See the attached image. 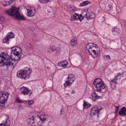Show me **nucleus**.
Here are the masks:
<instances>
[{"label":"nucleus","instance_id":"1","mask_svg":"<svg viewBox=\"0 0 126 126\" xmlns=\"http://www.w3.org/2000/svg\"><path fill=\"white\" fill-rule=\"evenodd\" d=\"M11 58L4 53L0 55V67L2 65H6L7 68H14L15 66V62L11 61Z\"/></svg>","mask_w":126,"mask_h":126},{"label":"nucleus","instance_id":"2","mask_svg":"<svg viewBox=\"0 0 126 126\" xmlns=\"http://www.w3.org/2000/svg\"><path fill=\"white\" fill-rule=\"evenodd\" d=\"M5 13L7 14V15H9V16L14 17L15 19H17L21 21H23L26 20L25 17L23 15L20 14L19 8L13 6L11 7L10 9L5 11Z\"/></svg>","mask_w":126,"mask_h":126},{"label":"nucleus","instance_id":"3","mask_svg":"<svg viewBox=\"0 0 126 126\" xmlns=\"http://www.w3.org/2000/svg\"><path fill=\"white\" fill-rule=\"evenodd\" d=\"M32 73V69L29 67H26L25 69H20L18 71L17 73V77L21 79H28L30 77V74Z\"/></svg>","mask_w":126,"mask_h":126},{"label":"nucleus","instance_id":"4","mask_svg":"<svg viewBox=\"0 0 126 126\" xmlns=\"http://www.w3.org/2000/svg\"><path fill=\"white\" fill-rule=\"evenodd\" d=\"M12 54H13L15 56V58L14 59L13 61L11 62H15V65L16 64L15 62H18L21 58V55L20 54L22 53V49L19 46H14L11 48Z\"/></svg>","mask_w":126,"mask_h":126},{"label":"nucleus","instance_id":"5","mask_svg":"<svg viewBox=\"0 0 126 126\" xmlns=\"http://www.w3.org/2000/svg\"><path fill=\"white\" fill-rule=\"evenodd\" d=\"M94 86L98 92H102L105 89V85L103 83V80L101 78L95 79L93 82Z\"/></svg>","mask_w":126,"mask_h":126},{"label":"nucleus","instance_id":"6","mask_svg":"<svg viewBox=\"0 0 126 126\" xmlns=\"http://www.w3.org/2000/svg\"><path fill=\"white\" fill-rule=\"evenodd\" d=\"M9 95L8 93H3L0 92V110L5 107V103L7 101Z\"/></svg>","mask_w":126,"mask_h":126},{"label":"nucleus","instance_id":"7","mask_svg":"<svg viewBox=\"0 0 126 126\" xmlns=\"http://www.w3.org/2000/svg\"><path fill=\"white\" fill-rule=\"evenodd\" d=\"M75 80V77H74V75L72 74H69L67 77V79L66 81L63 84L64 86V88H66V87H70L72 84L74 82Z\"/></svg>","mask_w":126,"mask_h":126},{"label":"nucleus","instance_id":"8","mask_svg":"<svg viewBox=\"0 0 126 126\" xmlns=\"http://www.w3.org/2000/svg\"><path fill=\"white\" fill-rule=\"evenodd\" d=\"M21 94L24 96H29L30 97L32 95V91L29 89V88L26 87H22L20 89Z\"/></svg>","mask_w":126,"mask_h":126},{"label":"nucleus","instance_id":"9","mask_svg":"<svg viewBox=\"0 0 126 126\" xmlns=\"http://www.w3.org/2000/svg\"><path fill=\"white\" fill-rule=\"evenodd\" d=\"M97 48H98V45L92 42L88 43L86 47L87 51L89 52L90 55L92 54V52L95 51Z\"/></svg>","mask_w":126,"mask_h":126},{"label":"nucleus","instance_id":"10","mask_svg":"<svg viewBox=\"0 0 126 126\" xmlns=\"http://www.w3.org/2000/svg\"><path fill=\"white\" fill-rule=\"evenodd\" d=\"M84 18H86L87 20L95 18V14L92 12H88L87 10L83 11L82 13Z\"/></svg>","mask_w":126,"mask_h":126},{"label":"nucleus","instance_id":"11","mask_svg":"<svg viewBox=\"0 0 126 126\" xmlns=\"http://www.w3.org/2000/svg\"><path fill=\"white\" fill-rule=\"evenodd\" d=\"M100 111H101V109H99V107L97 105H94L91 108L90 115L91 117L96 116V115L98 116Z\"/></svg>","mask_w":126,"mask_h":126},{"label":"nucleus","instance_id":"12","mask_svg":"<svg viewBox=\"0 0 126 126\" xmlns=\"http://www.w3.org/2000/svg\"><path fill=\"white\" fill-rule=\"evenodd\" d=\"M84 17L83 15L75 13L73 16L71 17L70 19V21H76V20H79L80 22L83 20Z\"/></svg>","mask_w":126,"mask_h":126},{"label":"nucleus","instance_id":"13","mask_svg":"<svg viewBox=\"0 0 126 126\" xmlns=\"http://www.w3.org/2000/svg\"><path fill=\"white\" fill-rule=\"evenodd\" d=\"M26 9L27 10L28 16L29 17H32L36 14V10L34 8L27 6L26 7Z\"/></svg>","mask_w":126,"mask_h":126},{"label":"nucleus","instance_id":"14","mask_svg":"<svg viewBox=\"0 0 126 126\" xmlns=\"http://www.w3.org/2000/svg\"><path fill=\"white\" fill-rule=\"evenodd\" d=\"M5 119L0 124V126H10V120L8 116H5Z\"/></svg>","mask_w":126,"mask_h":126},{"label":"nucleus","instance_id":"15","mask_svg":"<svg viewBox=\"0 0 126 126\" xmlns=\"http://www.w3.org/2000/svg\"><path fill=\"white\" fill-rule=\"evenodd\" d=\"M117 80V77H115L114 79L111 80V81L110 82V86L112 89H115V88H116V84L118 83Z\"/></svg>","mask_w":126,"mask_h":126},{"label":"nucleus","instance_id":"16","mask_svg":"<svg viewBox=\"0 0 126 126\" xmlns=\"http://www.w3.org/2000/svg\"><path fill=\"white\" fill-rule=\"evenodd\" d=\"M68 64V62L66 61H62L59 63H58L59 66H61V67H66L67 65Z\"/></svg>","mask_w":126,"mask_h":126},{"label":"nucleus","instance_id":"17","mask_svg":"<svg viewBox=\"0 0 126 126\" xmlns=\"http://www.w3.org/2000/svg\"><path fill=\"white\" fill-rule=\"evenodd\" d=\"M57 51V47L55 45H50L49 49L47 50L48 53H55Z\"/></svg>","mask_w":126,"mask_h":126},{"label":"nucleus","instance_id":"18","mask_svg":"<svg viewBox=\"0 0 126 126\" xmlns=\"http://www.w3.org/2000/svg\"><path fill=\"white\" fill-rule=\"evenodd\" d=\"M120 116H122V117H125L126 116V107H123L121 108V111H120L119 113Z\"/></svg>","mask_w":126,"mask_h":126},{"label":"nucleus","instance_id":"19","mask_svg":"<svg viewBox=\"0 0 126 126\" xmlns=\"http://www.w3.org/2000/svg\"><path fill=\"white\" fill-rule=\"evenodd\" d=\"M83 102L84 103L83 106L84 109H88V108H90V107H91V104L89 102L85 101V100H84Z\"/></svg>","mask_w":126,"mask_h":126},{"label":"nucleus","instance_id":"20","mask_svg":"<svg viewBox=\"0 0 126 126\" xmlns=\"http://www.w3.org/2000/svg\"><path fill=\"white\" fill-rule=\"evenodd\" d=\"M89 3H91V2H89L88 0L84 1L83 2L80 3L79 6H80V7L86 6V5H88Z\"/></svg>","mask_w":126,"mask_h":126},{"label":"nucleus","instance_id":"21","mask_svg":"<svg viewBox=\"0 0 126 126\" xmlns=\"http://www.w3.org/2000/svg\"><path fill=\"white\" fill-rule=\"evenodd\" d=\"M97 50L95 49L92 52V54H91L94 59H96V58H97L98 57V52H97Z\"/></svg>","mask_w":126,"mask_h":126},{"label":"nucleus","instance_id":"22","mask_svg":"<svg viewBox=\"0 0 126 126\" xmlns=\"http://www.w3.org/2000/svg\"><path fill=\"white\" fill-rule=\"evenodd\" d=\"M29 125H34L35 122H34V116H32V118H28L27 120Z\"/></svg>","mask_w":126,"mask_h":126},{"label":"nucleus","instance_id":"23","mask_svg":"<svg viewBox=\"0 0 126 126\" xmlns=\"http://www.w3.org/2000/svg\"><path fill=\"white\" fill-rule=\"evenodd\" d=\"M39 118L40 119V121L42 122V123H44V122H46V115L45 114L44 115H41Z\"/></svg>","mask_w":126,"mask_h":126},{"label":"nucleus","instance_id":"24","mask_svg":"<svg viewBox=\"0 0 126 126\" xmlns=\"http://www.w3.org/2000/svg\"><path fill=\"white\" fill-rule=\"evenodd\" d=\"M68 10L69 12H75L77 10L76 8L75 7L70 6L68 8Z\"/></svg>","mask_w":126,"mask_h":126},{"label":"nucleus","instance_id":"25","mask_svg":"<svg viewBox=\"0 0 126 126\" xmlns=\"http://www.w3.org/2000/svg\"><path fill=\"white\" fill-rule=\"evenodd\" d=\"M70 44L72 47H76L77 44V40L76 39H72L70 41Z\"/></svg>","mask_w":126,"mask_h":126},{"label":"nucleus","instance_id":"26","mask_svg":"<svg viewBox=\"0 0 126 126\" xmlns=\"http://www.w3.org/2000/svg\"><path fill=\"white\" fill-rule=\"evenodd\" d=\"M7 36H8L9 39H10L12 38H14L15 35H14V33L12 32H8L7 33Z\"/></svg>","mask_w":126,"mask_h":126},{"label":"nucleus","instance_id":"27","mask_svg":"<svg viewBox=\"0 0 126 126\" xmlns=\"http://www.w3.org/2000/svg\"><path fill=\"white\" fill-rule=\"evenodd\" d=\"M9 38L6 35L4 38L2 39L3 43H6V44H9Z\"/></svg>","mask_w":126,"mask_h":126},{"label":"nucleus","instance_id":"28","mask_svg":"<svg viewBox=\"0 0 126 126\" xmlns=\"http://www.w3.org/2000/svg\"><path fill=\"white\" fill-rule=\"evenodd\" d=\"M52 0H39V1L41 3H48V2H50Z\"/></svg>","mask_w":126,"mask_h":126},{"label":"nucleus","instance_id":"29","mask_svg":"<svg viewBox=\"0 0 126 126\" xmlns=\"http://www.w3.org/2000/svg\"><path fill=\"white\" fill-rule=\"evenodd\" d=\"M103 58L105 61H111L110 55H104L103 56Z\"/></svg>","mask_w":126,"mask_h":126},{"label":"nucleus","instance_id":"30","mask_svg":"<svg viewBox=\"0 0 126 126\" xmlns=\"http://www.w3.org/2000/svg\"><path fill=\"white\" fill-rule=\"evenodd\" d=\"M93 96H94V97H95V100H96V99H99L100 98V96L98 95V94L96 93H94Z\"/></svg>","mask_w":126,"mask_h":126},{"label":"nucleus","instance_id":"31","mask_svg":"<svg viewBox=\"0 0 126 126\" xmlns=\"http://www.w3.org/2000/svg\"><path fill=\"white\" fill-rule=\"evenodd\" d=\"M121 23L123 26H124V27L126 28V20H122L121 21Z\"/></svg>","mask_w":126,"mask_h":126},{"label":"nucleus","instance_id":"32","mask_svg":"<svg viewBox=\"0 0 126 126\" xmlns=\"http://www.w3.org/2000/svg\"><path fill=\"white\" fill-rule=\"evenodd\" d=\"M115 108V114H118V112H119V106H114Z\"/></svg>","mask_w":126,"mask_h":126},{"label":"nucleus","instance_id":"33","mask_svg":"<svg viewBox=\"0 0 126 126\" xmlns=\"http://www.w3.org/2000/svg\"><path fill=\"white\" fill-rule=\"evenodd\" d=\"M32 104H34V100H31L28 101V105H29V106H31Z\"/></svg>","mask_w":126,"mask_h":126},{"label":"nucleus","instance_id":"34","mask_svg":"<svg viewBox=\"0 0 126 126\" xmlns=\"http://www.w3.org/2000/svg\"><path fill=\"white\" fill-rule=\"evenodd\" d=\"M33 126H41V123L40 122L36 123L35 122H34V123L33 124Z\"/></svg>","mask_w":126,"mask_h":126},{"label":"nucleus","instance_id":"35","mask_svg":"<svg viewBox=\"0 0 126 126\" xmlns=\"http://www.w3.org/2000/svg\"><path fill=\"white\" fill-rule=\"evenodd\" d=\"M16 101L17 102H18V103H23V101L20 99V98H19V97L17 98Z\"/></svg>","mask_w":126,"mask_h":126},{"label":"nucleus","instance_id":"36","mask_svg":"<svg viewBox=\"0 0 126 126\" xmlns=\"http://www.w3.org/2000/svg\"><path fill=\"white\" fill-rule=\"evenodd\" d=\"M113 32H116V33H120V30L115 28L114 29H113Z\"/></svg>","mask_w":126,"mask_h":126},{"label":"nucleus","instance_id":"37","mask_svg":"<svg viewBox=\"0 0 126 126\" xmlns=\"http://www.w3.org/2000/svg\"><path fill=\"white\" fill-rule=\"evenodd\" d=\"M123 74H124V73H122L121 74V73H119L117 76L115 77H116V79L118 80V77H119V76H121V75H123Z\"/></svg>","mask_w":126,"mask_h":126},{"label":"nucleus","instance_id":"38","mask_svg":"<svg viewBox=\"0 0 126 126\" xmlns=\"http://www.w3.org/2000/svg\"><path fill=\"white\" fill-rule=\"evenodd\" d=\"M14 0H10L9 1H8L7 2H8L9 5L11 4V3H12V2H13V1H14Z\"/></svg>","mask_w":126,"mask_h":126},{"label":"nucleus","instance_id":"39","mask_svg":"<svg viewBox=\"0 0 126 126\" xmlns=\"http://www.w3.org/2000/svg\"><path fill=\"white\" fill-rule=\"evenodd\" d=\"M108 10H111L112 9V5L109 4L108 5Z\"/></svg>","mask_w":126,"mask_h":126},{"label":"nucleus","instance_id":"40","mask_svg":"<svg viewBox=\"0 0 126 126\" xmlns=\"http://www.w3.org/2000/svg\"><path fill=\"white\" fill-rule=\"evenodd\" d=\"M60 112V115H63V108H61Z\"/></svg>","mask_w":126,"mask_h":126},{"label":"nucleus","instance_id":"41","mask_svg":"<svg viewBox=\"0 0 126 126\" xmlns=\"http://www.w3.org/2000/svg\"><path fill=\"white\" fill-rule=\"evenodd\" d=\"M3 6H7V4H6V2H5V3H3L2 4Z\"/></svg>","mask_w":126,"mask_h":126},{"label":"nucleus","instance_id":"42","mask_svg":"<svg viewBox=\"0 0 126 126\" xmlns=\"http://www.w3.org/2000/svg\"><path fill=\"white\" fill-rule=\"evenodd\" d=\"M47 68H48V69H50V67L49 66H47Z\"/></svg>","mask_w":126,"mask_h":126},{"label":"nucleus","instance_id":"43","mask_svg":"<svg viewBox=\"0 0 126 126\" xmlns=\"http://www.w3.org/2000/svg\"><path fill=\"white\" fill-rule=\"evenodd\" d=\"M72 93H73V94L74 93V91H72Z\"/></svg>","mask_w":126,"mask_h":126},{"label":"nucleus","instance_id":"44","mask_svg":"<svg viewBox=\"0 0 126 126\" xmlns=\"http://www.w3.org/2000/svg\"><path fill=\"white\" fill-rule=\"evenodd\" d=\"M1 21V18L0 17V21Z\"/></svg>","mask_w":126,"mask_h":126},{"label":"nucleus","instance_id":"45","mask_svg":"<svg viewBox=\"0 0 126 126\" xmlns=\"http://www.w3.org/2000/svg\"><path fill=\"white\" fill-rule=\"evenodd\" d=\"M102 18L105 20V17H103Z\"/></svg>","mask_w":126,"mask_h":126},{"label":"nucleus","instance_id":"46","mask_svg":"<svg viewBox=\"0 0 126 126\" xmlns=\"http://www.w3.org/2000/svg\"><path fill=\"white\" fill-rule=\"evenodd\" d=\"M67 95H69V94H67Z\"/></svg>","mask_w":126,"mask_h":126},{"label":"nucleus","instance_id":"47","mask_svg":"<svg viewBox=\"0 0 126 126\" xmlns=\"http://www.w3.org/2000/svg\"><path fill=\"white\" fill-rule=\"evenodd\" d=\"M125 126H126V124L125 125Z\"/></svg>","mask_w":126,"mask_h":126}]
</instances>
